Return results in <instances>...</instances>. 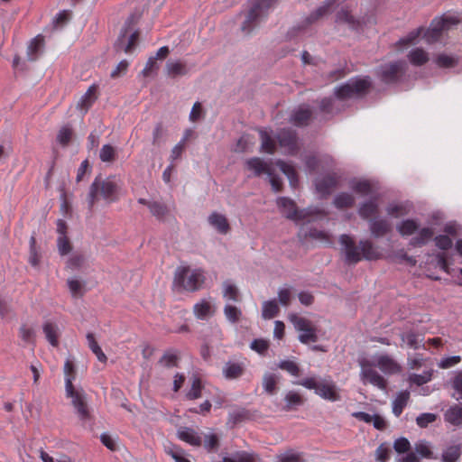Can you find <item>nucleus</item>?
Returning a JSON list of instances; mask_svg holds the SVG:
<instances>
[{"mask_svg": "<svg viewBox=\"0 0 462 462\" xmlns=\"http://www.w3.org/2000/svg\"><path fill=\"white\" fill-rule=\"evenodd\" d=\"M277 368L286 371L292 376L300 375V366L292 360H282L276 365Z\"/></svg>", "mask_w": 462, "mask_h": 462, "instance_id": "obj_47", "label": "nucleus"}, {"mask_svg": "<svg viewBox=\"0 0 462 462\" xmlns=\"http://www.w3.org/2000/svg\"><path fill=\"white\" fill-rule=\"evenodd\" d=\"M208 221L221 235H226L231 230L230 224L226 216L218 212H212L208 216Z\"/></svg>", "mask_w": 462, "mask_h": 462, "instance_id": "obj_23", "label": "nucleus"}, {"mask_svg": "<svg viewBox=\"0 0 462 462\" xmlns=\"http://www.w3.org/2000/svg\"><path fill=\"white\" fill-rule=\"evenodd\" d=\"M299 236L303 239L311 238L313 240H319L328 245H332L330 236L323 231L319 230L316 227H304L302 226L299 232Z\"/></svg>", "mask_w": 462, "mask_h": 462, "instance_id": "obj_22", "label": "nucleus"}, {"mask_svg": "<svg viewBox=\"0 0 462 462\" xmlns=\"http://www.w3.org/2000/svg\"><path fill=\"white\" fill-rule=\"evenodd\" d=\"M352 189L362 195H368L372 192V186L368 180L356 181L351 185Z\"/></svg>", "mask_w": 462, "mask_h": 462, "instance_id": "obj_62", "label": "nucleus"}, {"mask_svg": "<svg viewBox=\"0 0 462 462\" xmlns=\"http://www.w3.org/2000/svg\"><path fill=\"white\" fill-rule=\"evenodd\" d=\"M138 21L139 16L134 14L127 18L115 45L117 51L131 54L134 51L141 37V31L136 27Z\"/></svg>", "mask_w": 462, "mask_h": 462, "instance_id": "obj_5", "label": "nucleus"}, {"mask_svg": "<svg viewBox=\"0 0 462 462\" xmlns=\"http://www.w3.org/2000/svg\"><path fill=\"white\" fill-rule=\"evenodd\" d=\"M376 365L385 374H395L401 369L400 365L387 355L380 356Z\"/></svg>", "mask_w": 462, "mask_h": 462, "instance_id": "obj_28", "label": "nucleus"}, {"mask_svg": "<svg viewBox=\"0 0 462 462\" xmlns=\"http://www.w3.org/2000/svg\"><path fill=\"white\" fill-rule=\"evenodd\" d=\"M336 0H327L324 2V4L319 6L316 11L311 13L307 18H306V23L311 24L317 21H319L320 18L328 14L332 7L335 5Z\"/></svg>", "mask_w": 462, "mask_h": 462, "instance_id": "obj_27", "label": "nucleus"}, {"mask_svg": "<svg viewBox=\"0 0 462 462\" xmlns=\"http://www.w3.org/2000/svg\"><path fill=\"white\" fill-rule=\"evenodd\" d=\"M278 0H248L247 9L245 12V20L242 23V31L250 32L261 21L267 16Z\"/></svg>", "mask_w": 462, "mask_h": 462, "instance_id": "obj_6", "label": "nucleus"}, {"mask_svg": "<svg viewBox=\"0 0 462 462\" xmlns=\"http://www.w3.org/2000/svg\"><path fill=\"white\" fill-rule=\"evenodd\" d=\"M251 418L250 411L246 409H240L229 414V421L234 425L247 420Z\"/></svg>", "mask_w": 462, "mask_h": 462, "instance_id": "obj_56", "label": "nucleus"}, {"mask_svg": "<svg viewBox=\"0 0 462 462\" xmlns=\"http://www.w3.org/2000/svg\"><path fill=\"white\" fill-rule=\"evenodd\" d=\"M42 330L47 341L52 346H59V328L58 326L51 321H46L42 326Z\"/></svg>", "mask_w": 462, "mask_h": 462, "instance_id": "obj_30", "label": "nucleus"}, {"mask_svg": "<svg viewBox=\"0 0 462 462\" xmlns=\"http://www.w3.org/2000/svg\"><path fill=\"white\" fill-rule=\"evenodd\" d=\"M434 231L430 227H423L420 230L417 236L412 237L409 245L412 247H420L425 245L433 236Z\"/></svg>", "mask_w": 462, "mask_h": 462, "instance_id": "obj_31", "label": "nucleus"}, {"mask_svg": "<svg viewBox=\"0 0 462 462\" xmlns=\"http://www.w3.org/2000/svg\"><path fill=\"white\" fill-rule=\"evenodd\" d=\"M245 167L247 170L252 171L256 177L262 174L271 175L273 171L271 165L259 157L248 159L245 162Z\"/></svg>", "mask_w": 462, "mask_h": 462, "instance_id": "obj_20", "label": "nucleus"}, {"mask_svg": "<svg viewBox=\"0 0 462 462\" xmlns=\"http://www.w3.org/2000/svg\"><path fill=\"white\" fill-rule=\"evenodd\" d=\"M168 74L171 77L185 75L187 73L186 66L180 61H171L167 63Z\"/></svg>", "mask_w": 462, "mask_h": 462, "instance_id": "obj_51", "label": "nucleus"}, {"mask_svg": "<svg viewBox=\"0 0 462 462\" xmlns=\"http://www.w3.org/2000/svg\"><path fill=\"white\" fill-rule=\"evenodd\" d=\"M437 417L438 416L435 413H430V412L421 413L416 418V423L420 428L425 429L429 426V424L436 421Z\"/></svg>", "mask_w": 462, "mask_h": 462, "instance_id": "obj_60", "label": "nucleus"}, {"mask_svg": "<svg viewBox=\"0 0 462 462\" xmlns=\"http://www.w3.org/2000/svg\"><path fill=\"white\" fill-rule=\"evenodd\" d=\"M194 314L198 319H204L211 314V305L208 301L202 300L195 304Z\"/></svg>", "mask_w": 462, "mask_h": 462, "instance_id": "obj_48", "label": "nucleus"}, {"mask_svg": "<svg viewBox=\"0 0 462 462\" xmlns=\"http://www.w3.org/2000/svg\"><path fill=\"white\" fill-rule=\"evenodd\" d=\"M98 98V86L91 85L77 104V108L86 114Z\"/></svg>", "mask_w": 462, "mask_h": 462, "instance_id": "obj_19", "label": "nucleus"}, {"mask_svg": "<svg viewBox=\"0 0 462 462\" xmlns=\"http://www.w3.org/2000/svg\"><path fill=\"white\" fill-rule=\"evenodd\" d=\"M57 246L60 255H66L72 250L71 243L67 236H59Z\"/></svg>", "mask_w": 462, "mask_h": 462, "instance_id": "obj_59", "label": "nucleus"}, {"mask_svg": "<svg viewBox=\"0 0 462 462\" xmlns=\"http://www.w3.org/2000/svg\"><path fill=\"white\" fill-rule=\"evenodd\" d=\"M277 206L282 214L290 220H304L310 215L305 209H298L295 201L287 197L279 198L277 199Z\"/></svg>", "mask_w": 462, "mask_h": 462, "instance_id": "obj_11", "label": "nucleus"}, {"mask_svg": "<svg viewBox=\"0 0 462 462\" xmlns=\"http://www.w3.org/2000/svg\"><path fill=\"white\" fill-rule=\"evenodd\" d=\"M19 337L24 343L35 346L36 332L32 328L23 324L19 328Z\"/></svg>", "mask_w": 462, "mask_h": 462, "instance_id": "obj_44", "label": "nucleus"}, {"mask_svg": "<svg viewBox=\"0 0 462 462\" xmlns=\"http://www.w3.org/2000/svg\"><path fill=\"white\" fill-rule=\"evenodd\" d=\"M462 455V444L448 446L441 454L442 462H457Z\"/></svg>", "mask_w": 462, "mask_h": 462, "instance_id": "obj_29", "label": "nucleus"}, {"mask_svg": "<svg viewBox=\"0 0 462 462\" xmlns=\"http://www.w3.org/2000/svg\"><path fill=\"white\" fill-rule=\"evenodd\" d=\"M345 254V263L348 265H356L362 260L375 261L381 258L382 254L369 239H361L358 244L354 238L343 234L338 239Z\"/></svg>", "mask_w": 462, "mask_h": 462, "instance_id": "obj_2", "label": "nucleus"}, {"mask_svg": "<svg viewBox=\"0 0 462 462\" xmlns=\"http://www.w3.org/2000/svg\"><path fill=\"white\" fill-rule=\"evenodd\" d=\"M337 185V178L330 174L319 178L315 180L316 189L323 198L329 196L332 189H335Z\"/></svg>", "mask_w": 462, "mask_h": 462, "instance_id": "obj_21", "label": "nucleus"}, {"mask_svg": "<svg viewBox=\"0 0 462 462\" xmlns=\"http://www.w3.org/2000/svg\"><path fill=\"white\" fill-rule=\"evenodd\" d=\"M275 137L279 145L287 149L288 154L294 156L299 152V138L295 130L291 128H282L278 131Z\"/></svg>", "mask_w": 462, "mask_h": 462, "instance_id": "obj_12", "label": "nucleus"}, {"mask_svg": "<svg viewBox=\"0 0 462 462\" xmlns=\"http://www.w3.org/2000/svg\"><path fill=\"white\" fill-rule=\"evenodd\" d=\"M66 396L71 399V404L76 410L79 420L84 423L92 419L85 392L80 389H75L72 383V378H67L65 382Z\"/></svg>", "mask_w": 462, "mask_h": 462, "instance_id": "obj_8", "label": "nucleus"}, {"mask_svg": "<svg viewBox=\"0 0 462 462\" xmlns=\"http://www.w3.org/2000/svg\"><path fill=\"white\" fill-rule=\"evenodd\" d=\"M396 229L402 236H409L419 229V224L414 219H405L397 225Z\"/></svg>", "mask_w": 462, "mask_h": 462, "instance_id": "obj_34", "label": "nucleus"}, {"mask_svg": "<svg viewBox=\"0 0 462 462\" xmlns=\"http://www.w3.org/2000/svg\"><path fill=\"white\" fill-rule=\"evenodd\" d=\"M451 385L452 388L459 394L457 400L462 405V371L456 372L451 381Z\"/></svg>", "mask_w": 462, "mask_h": 462, "instance_id": "obj_64", "label": "nucleus"}, {"mask_svg": "<svg viewBox=\"0 0 462 462\" xmlns=\"http://www.w3.org/2000/svg\"><path fill=\"white\" fill-rule=\"evenodd\" d=\"M223 374L227 380H235L241 377L245 373L243 363L228 361L223 367Z\"/></svg>", "mask_w": 462, "mask_h": 462, "instance_id": "obj_25", "label": "nucleus"}, {"mask_svg": "<svg viewBox=\"0 0 462 462\" xmlns=\"http://www.w3.org/2000/svg\"><path fill=\"white\" fill-rule=\"evenodd\" d=\"M165 452L171 456L175 462H191L185 457V451L179 446L171 445L170 447H165Z\"/></svg>", "mask_w": 462, "mask_h": 462, "instance_id": "obj_46", "label": "nucleus"}, {"mask_svg": "<svg viewBox=\"0 0 462 462\" xmlns=\"http://www.w3.org/2000/svg\"><path fill=\"white\" fill-rule=\"evenodd\" d=\"M85 260L84 254H74L68 259L66 268L71 271L79 270L83 266Z\"/></svg>", "mask_w": 462, "mask_h": 462, "instance_id": "obj_53", "label": "nucleus"}, {"mask_svg": "<svg viewBox=\"0 0 462 462\" xmlns=\"http://www.w3.org/2000/svg\"><path fill=\"white\" fill-rule=\"evenodd\" d=\"M179 361L180 356L175 350H167L163 353L158 363L166 368H171L177 367Z\"/></svg>", "mask_w": 462, "mask_h": 462, "instance_id": "obj_37", "label": "nucleus"}, {"mask_svg": "<svg viewBox=\"0 0 462 462\" xmlns=\"http://www.w3.org/2000/svg\"><path fill=\"white\" fill-rule=\"evenodd\" d=\"M138 203L146 206L149 208L150 213L159 221H164L166 217L170 213L168 206L161 201L157 200H147L146 199H138Z\"/></svg>", "mask_w": 462, "mask_h": 462, "instance_id": "obj_17", "label": "nucleus"}, {"mask_svg": "<svg viewBox=\"0 0 462 462\" xmlns=\"http://www.w3.org/2000/svg\"><path fill=\"white\" fill-rule=\"evenodd\" d=\"M294 383L309 390H314L316 394L330 402H337L341 398L337 385L331 380L321 379L317 381L315 377H308L294 382Z\"/></svg>", "mask_w": 462, "mask_h": 462, "instance_id": "obj_7", "label": "nucleus"}, {"mask_svg": "<svg viewBox=\"0 0 462 462\" xmlns=\"http://www.w3.org/2000/svg\"><path fill=\"white\" fill-rule=\"evenodd\" d=\"M223 296L236 302L240 300V293L236 285L228 282L224 283Z\"/></svg>", "mask_w": 462, "mask_h": 462, "instance_id": "obj_58", "label": "nucleus"}, {"mask_svg": "<svg viewBox=\"0 0 462 462\" xmlns=\"http://www.w3.org/2000/svg\"><path fill=\"white\" fill-rule=\"evenodd\" d=\"M177 436L180 440L185 441L191 446L199 447L202 443L201 438L191 428H180L178 430Z\"/></svg>", "mask_w": 462, "mask_h": 462, "instance_id": "obj_26", "label": "nucleus"}, {"mask_svg": "<svg viewBox=\"0 0 462 462\" xmlns=\"http://www.w3.org/2000/svg\"><path fill=\"white\" fill-rule=\"evenodd\" d=\"M259 134L262 141L261 151L268 154H273L276 151V144L274 140L264 130H260Z\"/></svg>", "mask_w": 462, "mask_h": 462, "instance_id": "obj_38", "label": "nucleus"}, {"mask_svg": "<svg viewBox=\"0 0 462 462\" xmlns=\"http://www.w3.org/2000/svg\"><path fill=\"white\" fill-rule=\"evenodd\" d=\"M312 111L308 105L302 104L294 109L290 116V123L298 127L309 125Z\"/></svg>", "mask_w": 462, "mask_h": 462, "instance_id": "obj_16", "label": "nucleus"}, {"mask_svg": "<svg viewBox=\"0 0 462 462\" xmlns=\"http://www.w3.org/2000/svg\"><path fill=\"white\" fill-rule=\"evenodd\" d=\"M358 215L364 220L374 219L379 213V206L375 199H369L360 204L358 208Z\"/></svg>", "mask_w": 462, "mask_h": 462, "instance_id": "obj_24", "label": "nucleus"}, {"mask_svg": "<svg viewBox=\"0 0 462 462\" xmlns=\"http://www.w3.org/2000/svg\"><path fill=\"white\" fill-rule=\"evenodd\" d=\"M45 46V40L43 35L38 34L33 38L28 47V54L31 56H39L42 53Z\"/></svg>", "mask_w": 462, "mask_h": 462, "instance_id": "obj_42", "label": "nucleus"}, {"mask_svg": "<svg viewBox=\"0 0 462 462\" xmlns=\"http://www.w3.org/2000/svg\"><path fill=\"white\" fill-rule=\"evenodd\" d=\"M119 185L115 176L103 179L101 175L95 178L89 187L88 195V208L91 209L98 199V193L107 202H115L118 199Z\"/></svg>", "mask_w": 462, "mask_h": 462, "instance_id": "obj_3", "label": "nucleus"}, {"mask_svg": "<svg viewBox=\"0 0 462 462\" xmlns=\"http://www.w3.org/2000/svg\"><path fill=\"white\" fill-rule=\"evenodd\" d=\"M369 231L372 237L378 239L392 232L391 223L384 218L370 219Z\"/></svg>", "mask_w": 462, "mask_h": 462, "instance_id": "obj_18", "label": "nucleus"}, {"mask_svg": "<svg viewBox=\"0 0 462 462\" xmlns=\"http://www.w3.org/2000/svg\"><path fill=\"white\" fill-rule=\"evenodd\" d=\"M73 135L72 127L69 125H63L58 132L57 142L62 146H68Z\"/></svg>", "mask_w": 462, "mask_h": 462, "instance_id": "obj_45", "label": "nucleus"}, {"mask_svg": "<svg viewBox=\"0 0 462 462\" xmlns=\"http://www.w3.org/2000/svg\"><path fill=\"white\" fill-rule=\"evenodd\" d=\"M445 419L455 426L462 424V407L459 405L450 407L445 413Z\"/></svg>", "mask_w": 462, "mask_h": 462, "instance_id": "obj_40", "label": "nucleus"}, {"mask_svg": "<svg viewBox=\"0 0 462 462\" xmlns=\"http://www.w3.org/2000/svg\"><path fill=\"white\" fill-rule=\"evenodd\" d=\"M372 88V80L369 76L355 77L335 88L334 95L338 100L350 98H363Z\"/></svg>", "mask_w": 462, "mask_h": 462, "instance_id": "obj_4", "label": "nucleus"}, {"mask_svg": "<svg viewBox=\"0 0 462 462\" xmlns=\"http://www.w3.org/2000/svg\"><path fill=\"white\" fill-rule=\"evenodd\" d=\"M373 364L368 360H362L361 366V378L364 382H369L379 389L385 390L387 387L386 380L380 375L375 370L372 368Z\"/></svg>", "mask_w": 462, "mask_h": 462, "instance_id": "obj_15", "label": "nucleus"}, {"mask_svg": "<svg viewBox=\"0 0 462 462\" xmlns=\"http://www.w3.org/2000/svg\"><path fill=\"white\" fill-rule=\"evenodd\" d=\"M337 22L347 23L353 29L360 27V22L356 20L346 8H342L337 14Z\"/></svg>", "mask_w": 462, "mask_h": 462, "instance_id": "obj_36", "label": "nucleus"}, {"mask_svg": "<svg viewBox=\"0 0 462 462\" xmlns=\"http://www.w3.org/2000/svg\"><path fill=\"white\" fill-rule=\"evenodd\" d=\"M414 450L415 452L407 453L402 458V462H420V458L438 459V456L432 451L430 443L425 439L417 441L414 445Z\"/></svg>", "mask_w": 462, "mask_h": 462, "instance_id": "obj_13", "label": "nucleus"}, {"mask_svg": "<svg viewBox=\"0 0 462 462\" xmlns=\"http://www.w3.org/2000/svg\"><path fill=\"white\" fill-rule=\"evenodd\" d=\"M276 165L280 168V170L286 175L289 180L291 186L296 187L299 182L298 174L293 166L286 163L282 160H278L276 162Z\"/></svg>", "mask_w": 462, "mask_h": 462, "instance_id": "obj_33", "label": "nucleus"}, {"mask_svg": "<svg viewBox=\"0 0 462 462\" xmlns=\"http://www.w3.org/2000/svg\"><path fill=\"white\" fill-rule=\"evenodd\" d=\"M68 287L69 289V291L74 298H79L84 295V284L77 280V279H69L67 281Z\"/></svg>", "mask_w": 462, "mask_h": 462, "instance_id": "obj_54", "label": "nucleus"}, {"mask_svg": "<svg viewBox=\"0 0 462 462\" xmlns=\"http://www.w3.org/2000/svg\"><path fill=\"white\" fill-rule=\"evenodd\" d=\"M278 377L274 374H265L263 378V386L266 393L273 394L276 392Z\"/></svg>", "mask_w": 462, "mask_h": 462, "instance_id": "obj_49", "label": "nucleus"}, {"mask_svg": "<svg viewBox=\"0 0 462 462\" xmlns=\"http://www.w3.org/2000/svg\"><path fill=\"white\" fill-rule=\"evenodd\" d=\"M401 338L403 342L413 349H418L420 346L422 339H419V336L414 332L403 333L401 335Z\"/></svg>", "mask_w": 462, "mask_h": 462, "instance_id": "obj_57", "label": "nucleus"}, {"mask_svg": "<svg viewBox=\"0 0 462 462\" xmlns=\"http://www.w3.org/2000/svg\"><path fill=\"white\" fill-rule=\"evenodd\" d=\"M410 399V393L408 391L400 392L393 402V412L396 417H399L403 409L408 404Z\"/></svg>", "mask_w": 462, "mask_h": 462, "instance_id": "obj_32", "label": "nucleus"}, {"mask_svg": "<svg viewBox=\"0 0 462 462\" xmlns=\"http://www.w3.org/2000/svg\"><path fill=\"white\" fill-rule=\"evenodd\" d=\"M286 405L284 406L285 411H291L295 409L298 406H300L304 403L303 397L296 392L290 391L284 398Z\"/></svg>", "mask_w": 462, "mask_h": 462, "instance_id": "obj_41", "label": "nucleus"}, {"mask_svg": "<svg viewBox=\"0 0 462 462\" xmlns=\"http://www.w3.org/2000/svg\"><path fill=\"white\" fill-rule=\"evenodd\" d=\"M226 318L232 323H237L242 316V311L236 306L226 304L224 308Z\"/></svg>", "mask_w": 462, "mask_h": 462, "instance_id": "obj_55", "label": "nucleus"}, {"mask_svg": "<svg viewBox=\"0 0 462 462\" xmlns=\"http://www.w3.org/2000/svg\"><path fill=\"white\" fill-rule=\"evenodd\" d=\"M205 277L200 270L190 272L189 266L179 267L174 274V284L186 291H196L204 283Z\"/></svg>", "mask_w": 462, "mask_h": 462, "instance_id": "obj_9", "label": "nucleus"}, {"mask_svg": "<svg viewBox=\"0 0 462 462\" xmlns=\"http://www.w3.org/2000/svg\"><path fill=\"white\" fill-rule=\"evenodd\" d=\"M99 158L104 162H113L116 159L115 148L110 144H105L100 150Z\"/></svg>", "mask_w": 462, "mask_h": 462, "instance_id": "obj_52", "label": "nucleus"}, {"mask_svg": "<svg viewBox=\"0 0 462 462\" xmlns=\"http://www.w3.org/2000/svg\"><path fill=\"white\" fill-rule=\"evenodd\" d=\"M202 388L203 386L200 378L195 376L192 380L191 388L186 393V398L188 400H196L199 398L201 396Z\"/></svg>", "mask_w": 462, "mask_h": 462, "instance_id": "obj_50", "label": "nucleus"}, {"mask_svg": "<svg viewBox=\"0 0 462 462\" xmlns=\"http://www.w3.org/2000/svg\"><path fill=\"white\" fill-rule=\"evenodd\" d=\"M86 337H87L89 348L95 354L97 360L101 363H106L107 357L102 351L98 343L97 342L94 334L89 332L87 334Z\"/></svg>", "mask_w": 462, "mask_h": 462, "instance_id": "obj_39", "label": "nucleus"}, {"mask_svg": "<svg viewBox=\"0 0 462 462\" xmlns=\"http://www.w3.org/2000/svg\"><path fill=\"white\" fill-rule=\"evenodd\" d=\"M289 319L296 330L301 332L299 335V340L302 344L318 341L317 328L310 320L303 317H299L296 314L290 315Z\"/></svg>", "mask_w": 462, "mask_h": 462, "instance_id": "obj_10", "label": "nucleus"}, {"mask_svg": "<svg viewBox=\"0 0 462 462\" xmlns=\"http://www.w3.org/2000/svg\"><path fill=\"white\" fill-rule=\"evenodd\" d=\"M411 443L407 438L401 437L394 440L393 448L399 454L410 453Z\"/></svg>", "mask_w": 462, "mask_h": 462, "instance_id": "obj_63", "label": "nucleus"}, {"mask_svg": "<svg viewBox=\"0 0 462 462\" xmlns=\"http://www.w3.org/2000/svg\"><path fill=\"white\" fill-rule=\"evenodd\" d=\"M460 23L461 20L457 16L443 14L440 17H436L431 21L429 28L425 29L423 26H420L412 30L395 42L394 48L398 51L407 50L417 44L422 34L428 43L437 42L440 40L444 32L448 31L452 26L457 25Z\"/></svg>", "mask_w": 462, "mask_h": 462, "instance_id": "obj_1", "label": "nucleus"}, {"mask_svg": "<svg viewBox=\"0 0 462 462\" xmlns=\"http://www.w3.org/2000/svg\"><path fill=\"white\" fill-rule=\"evenodd\" d=\"M279 311V306L274 300H267L263 305L262 316L265 319H271L276 317Z\"/></svg>", "mask_w": 462, "mask_h": 462, "instance_id": "obj_43", "label": "nucleus"}, {"mask_svg": "<svg viewBox=\"0 0 462 462\" xmlns=\"http://www.w3.org/2000/svg\"><path fill=\"white\" fill-rule=\"evenodd\" d=\"M404 74V69L400 61L381 66L378 71L380 80L385 84L398 82Z\"/></svg>", "mask_w": 462, "mask_h": 462, "instance_id": "obj_14", "label": "nucleus"}, {"mask_svg": "<svg viewBox=\"0 0 462 462\" xmlns=\"http://www.w3.org/2000/svg\"><path fill=\"white\" fill-rule=\"evenodd\" d=\"M276 462H300V454L288 449L282 454L276 456Z\"/></svg>", "mask_w": 462, "mask_h": 462, "instance_id": "obj_61", "label": "nucleus"}, {"mask_svg": "<svg viewBox=\"0 0 462 462\" xmlns=\"http://www.w3.org/2000/svg\"><path fill=\"white\" fill-rule=\"evenodd\" d=\"M333 204L338 209L349 208L355 205V198L347 192H340L334 198Z\"/></svg>", "mask_w": 462, "mask_h": 462, "instance_id": "obj_35", "label": "nucleus"}]
</instances>
